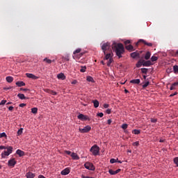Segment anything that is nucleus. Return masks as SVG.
I'll use <instances>...</instances> for the list:
<instances>
[{
	"label": "nucleus",
	"instance_id": "obj_36",
	"mask_svg": "<svg viewBox=\"0 0 178 178\" xmlns=\"http://www.w3.org/2000/svg\"><path fill=\"white\" fill-rule=\"evenodd\" d=\"M141 66H143V61L139 60V61L136 63V67H141Z\"/></svg>",
	"mask_w": 178,
	"mask_h": 178
},
{
	"label": "nucleus",
	"instance_id": "obj_20",
	"mask_svg": "<svg viewBox=\"0 0 178 178\" xmlns=\"http://www.w3.org/2000/svg\"><path fill=\"white\" fill-rule=\"evenodd\" d=\"M16 154L19 155V156H24V152L22 151L21 149H17L16 151Z\"/></svg>",
	"mask_w": 178,
	"mask_h": 178
},
{
	"label": "nucleus",
	"instance_id": "obj_10",
	"mask_svg": "<svg viewBox=\"0 0 178 178\" xmlns=\"http://www.w3.org/2000/svg\"><path fill=\"white\" fill-rule=\"evenodd\" d=\"M26 77H29V79H32L33 80H37L38 79V76L30 73H26Z\"/></svg>",
	"mask_w": 178,
	"mask_h": 178
},
{
	"label": "nucleus",
	"instance_id": "obj_31",
	"mask_svg": "<svg viewBox=\"0 0 178 178\" xmlns=\"http://www.w3.org/2000/svg\"><path fill=\"white\" fill-rule=\"evenodd\" d=\"M141 72L143 74H147L148 73V69L147 68H141Z\"/></svg>",
	"mask_w": 178,
	"mask_h": 178
},
{
	"label": "nucleus",
	"instance_id": "obj_3",
	"mask_svg": "<svg viewBox=\"0 0 178 178\" xmlns=\"http://www.w3.org/2000/svg\"><path fill=\"white\" fill-rule=\"evenodd\" d=\"M90 151L93 155H95V156H96V155L99 154V147H98L97 145H95L90 148Z\"/></svg>",
	"mask_w": 178,
	"mask_h": 178
},
{
	"label": "nucleus",
	"instance_id": "obj_43",
	"mask_svg": "<svg viewBox=\"0 0 178 178\" xmlns=\"http://www.w3.org/2000/svg\"><path fill=\"white\" fill-rule=\"evenodd\" d=\"M127 127H128L127 124H123L122 125V129H123V130H126V129H127Z\"/></svg>",
	"mask_w": 178,
	"mask_h": 178
},
{
	"label": "nucleus",
	"instance_id": "obj_50",
	"mask_svg": "<svg viewBox=\"0 0 178 178\" xmlns=\"http://www.w3.org/2000/svg\"><path fill=\"white\" fill-rule=\"evenodd\" d=\"M130 42H131V41H130L129 40H126V41L124 42V44H125L126 46H127V45H129V44H130Z\"/></svg>",
	"mask_w": 178,
	"mask_h": 178
},
{
	"label": "nucleus",
	"instance_id": "obj_62",
	"mask_svg": "<svg viewBox=\"0 0 178 178\" xmlns=\"http://www.w3.org/2000/svg\"><path fill=\"white\" fill-rule=\"evenodd\" d=\"M38 178H46V177H44V175H40L38 176Z\"/></svg>",
	"mask_w": 178,
	"mask_h": 178
},
{
	"label": "nucleus",
	"instance_id": "obj_24",
	"mask_svg": "<svg viewBox=\"0 0 178 178\" xmlns=\"http://www.w3.org/2000/svg\"><path fill=\"white\" fill-rule=\"evenodd\" d=\"M92 104L95 108H98L99 106V102H98V100H93Z\"/></svg>",
	"mask_w": 178,
	"mask_h": 178
},
{
	"label": "nucleus",
	"instance_id": "obj_23",
	"mask_svg": "<svg viewBox=\"0 0 178 178\" xmlns=\"http://www.w3.org/2000/svg\"><path fill=\"white\" fill-rule=\"evenodd\" d=\"M151 58V52L150 51H147L146 54L145 55V59L146 60H148Z\"/></svg>",
	"mask_w": 178,
	"mask_h": 178
},
{
	"label": "nucleus",
	"instance_id": "obj_57",
	"mask_svg": "<svg viewBox=\"0 0 178 178\" xmlns=\"http://www.w3.org/2000/svg\"><path fill=\"white\" fill-rule=\"evenodd\" d=\"M3 89H4V90H12V86L6 87V88H4Z\"/></svg>",
	"mask_w": 178,
	"mask_h": 178
},
{
	"label": "nucleus",
	"instance_id": "obj_59",
	"mask_svg": "<svg viewBox=\"0 0 178 178\" xmlns=\"http://www.w3.org/2000/svg\"><path fill=\"white\" fill-rule=\"evenodd\" d=\"M108 124H111L112 123V120L109 119L107 121Z\"/></svg>",
	"mask_w": 178,
	"mask_h": 178
},
{
	"label": "nucleus",
	"instance_id": "obj_51",
	"mask_svg": "<svg viewBox=\"0 0 178 178\" xmlns=\"http://www.w3.org/2000/svg\"><path fill=\"white\" fill-rule=\"evenodd\" d=\"M152 123H156V119L155 118H151Z\"/></svg>",
	"mask_w": 178,
	"mask_h": 178
},
{
	"label": "nucleus",
	"instance_id": "obj_47",
	"mask_svg": "<svg viewBox=\"0 0 178 178\" xmlns=\"http://www.w3.org/2000/svg\"><path fill=\"white\" fill-rule=\"evenodd\" d=\"M97 116H99V118H103L104 117V113H97Z\"/></svg>",
	"mask_w": 178,
	"mask_h": 178
},
{
	"label": "nucleus",
	"instance_id": "obj_58",
	"mask_svg": "<svg viewBox=\"0 0 178 178\" xmlns=\"http://www.w3.org/2000/svg\"><path fill=\"white\" fill-rule=\"evenodd\" d=\"M8 147H6L5 146H0V149H7Z\"/></svg>",
	"mask_w": 178,
	"mask_h": 178
},
{
	"label": "nucleus",
	"instance_id": "obj_16",
	"mask_svg": "<svg viewBox=\"0 0 178 178\" xmlns=\"http://www.w3.org/2000/svg\"><path fill=\"white\" fill-rule=\"evenodd\" d=\"M131 56L134 58L136 59V58H138L140 56V53L138 51H135L131 54Z\"/></svg>",
	"mask_w": 178,
	"mask_h": 178
},
{
	"label": "nucleus",
	"instance_id": "obj_14",
	"mask_svg": "<svg viewBox=\"0 0 178 178\" xmlns=\"http://www.w3.org/2000/svg\"><path fill=\"white\" fill-rule=\"evenodd\" d=\"M26 178H34V177H35V174H34L31 172H29L26 174Z\"/></svg>",
	"mask_w": 178,
	"mask_h": 178
},
{
	"label": "nucleus",
	"instance_id": "obj_48",
	"mask_svg": "<svg viewBox=\"0 0 178 178\" xmlns=\"http://www.w3.org/2000/svg\"><path fill=\"white\" fill-rule=\"evenodd\" d=\"M65 154H67V155H72V152L65 150Z\"/></svg>",
	"mask_w": 178,
	"mask_h": 178
},
{
	"label": "nucleus",
	"instance_id": "obj_33",
	"mask_svg": "<svg viewBox=\"0 0 178 178\" xmlns=\"http://www.w3.org/2000/svg\"><path fill=\"white\" fill-rule=\"evenodd\" d=\"M116 162H118V163H122V161H118V159H112V163H116Z\"/></svg>",
	"mask_w": 178,
	"mask_h": 178
},
{
	"label": "nucleus",
	"instance_id": "obj_30",
	"mask_svg": "<svg viewBox=\"0 0 178 178\" xmlns=\"http://www.w3.org/2000/svg\"><path fill=\"white\" fill-rule=\"evenodd\" d=\"M31 112H32V113L35 114V113H37L38 112V108H35V107L32 108H31Z\"/></svg>",
	"mask_w": 178,
	"mask_h": 178
},
{
	"label": "nucleus",
	"instance_id": "obj_34",
	"mask_svg": "<svg viewBox=\"0 0 178 178\" xmlns=\"http://www.w3.org/2000/svg\"><path fill=\"white\" fill-rule=\"evenodd\" d=\"M151 60H152V62H156V60H158V57H157V56H152L151 57Z\"/></svg>",
	"mask_w": 178,
	"mask_h": 178
},
{
	"label": "nucleus",
	"instance_id": "obj_7",
	"mask_svg": "<svg viewBox=\"0 0 178 178\" xmlns=\"http://www.w3.org/2000/svg\"><path fill=\"white\" fill-rule=\"evenodd\" d=\"M90 130H91V127H90L89 125L85 127L83 129L79 128V131H81V133H88Z\"/></svg>",
	"mask_w": 178,
	"mask_h": 178
},
{
	"label": "nucleus",
	"instance_id": "obj_44",
	"mask_svg": "<svg viewBox=\"0 0 178 178\" xmlns=\"http://www.w3.org/2000/svg\"><path fill=\"white\" fill-rule=\"evenodd\" d=\"M49 94H51V95H56L58 93L54 90H50Z\"/></svg>",
	"mask_w": 178,
	"mask_h": 178
},
{
	"label": "nucleus",
	"instance_id": "obj_41",
	"mask_svg": "<svg viewBox=\"0 0 178 178\" xmlns=\"http://www.w3.org/2000/svg\"><path fill=\"white\" fill-rule=\"evenodd\" d=\"M149 86V81L146 82L145 84L143 85V88H147Z\"/></svg>",
	"mask_w": 178,
	"mask_h": 178
},
{
	"label": "nucleus",
	"instance_id": "obj_9",
	"mask_svg": "<svg viewBox=\"0 0 178 178\" xmlns=\"http://www.w3.org/2000/svg\"><path fill=\"white\" fill-rule=\"evenodd\" d=\"M139 42H143V44H145V45H147V47H152V43L147 42V41H145L143 39L139 40L138 42H136V46L138 45Z\"/></svg>",
	"mask_w": 178,
	"mask_h": 178
},
{
	"label": "nucleus",
	"instance_id": "obj_27",
	"mask_svg": "<svg viewBox=\"0 0 178 178\" xmlns=\"http://www.w3.org/2000/svg\"><path fill=\"white\" fill-rule=\"evenodd\" d=\"M43 62H46V63L51 65V63H52V60L49 59L48 58H44Z\"/></svg>",
	"mask_w": 178,
	"mask_h": 178
},
{
	"label": "nucleus",
	"instance_id": "obj_12",
	"mask_svg": "<svg viewBox=\"0 0 178 178\" xmlns=\"http://www.w3.org/2000/svg\"><path fill=\"white\" fill-rule=\"evenodd\" d=\"M151 65H152V62H151V60H143V66L149 67Z\"/></svg>",
	"mask_w": 178,
	"mask_h": 178
},
{
	"label": "nucleus",
	"instance_id": "obj_13",
	"mask_svg": "<svg viewBox=\"0 0 178 178\" xmlns=\"http://www.w3.org/2000/svg\"><path fill=\"white\" fill-rule=\"evenodd\" d=\"M57 78L58 80H65L66 79V76H65V74L61 72L57 75Z\"/></svg>",
	"mask_w": 178,
	"mask_h": 178
},
{
	"label": "nucleus",
	"instance_id": "obj_8",
	"mask_svg": "<svg viewBox=\"0 0 178 178\" xmlns=\"http://www.w3.org/2000/svg\"><path fill=\"white\" fill-rule=\"evenodd\" d=\"M77 118L78 119H79V120H90V118H88V115H86L83 114H79Z\"/></svg>",
	"mask_w": 178,
	"mask_h": 178
},
{
	"label": "nucleus",
	"instance_id": "obj_18",
	"mask_svg": "<svg viewBox=\"0 0 178 178\" xmlns=\"http://www.w3.org/2000/svg\"><path fill=\"white\" fill-rule=\"evenodd\" d=\"M126 49H127V51H134V47H133V45L131 44H128L127 46H125Z\"/></svg>",
	"mask_w": 178,
	"mask_h": 178
},
{
	"label": "nucleus",
	"instance_id": "obj_17",
	"mask_svg": "<svg viewBox=\"0 0 178 178\" xmlns=\"http://www.w3.org/2000/svg\"><path fill=\"white\" fill-rule=\"evenodd\" d=\"M71 156L72 158V159H75L76 161H79V159H80V157H79V155H77V154L73 152L71 154Z\"/></svg>",
	"mask_w": 178,
	"mask_h": 178
},
{
	"label": "nucleus",
	"instance_id": "obj_39",
	"mask_svg": "<svg viewBox=\"0 0 178 178\" xmlns=\"http://www.w3.org/2000/svg\"><path fill=\"white\" fill-rule=\"evenodd\" d=\"M173 161L174 163H175V165L178 167V157L174 158Z\"/></svg>",
	"mask_w": 178,
	"mask_h": 178
},
{
	"label": "nucleus",
	"instance_id": "obj_54",
	"mask_svg": "<svg viewBox=\"0 0 178 178\" xmlns=\"http://www.w3.org/2000/svg\"><path fill=\"white\" fill-rule=\"evenodd\" d=\"M20 90H21V91H29V89H28V88H20Z\"/></svg>",
	"mask_w": 178,
	"mask_h": 178
},
{
	"label": "nucleus",
	"instance_id": "obj_35",
	"mask_svg": "<svg viewBox=\"0 0 178 178\" xmlns=\"http://www.w3.org/2000/svg\"><path fill=\"white\" fill-rule=\"evenodd\" d=\"M133 134H140V133H141V131L140 130H138V129H134L133 131H132Z\"/></svg>",
	"mask_w": 178,
	"mask_h": 178
},
{
	"label": "nucleus",
	"instance_id": "obj_5",
	"mask_svg": "<svg viewBox=\"0 0 178 178\" xmlns=\"http://www.w3.org/2000/svg\"><path fill=\"white\" fill-rule=\"evenodd\" d=\"M84 167L86 169H88V170H95V167L94 166V164L92 163L86 162L84 164Z\"/></svg>",
	"mask_w": 178,
	"mask_h": 178
},
{
	"label": "nucleus",
	"instance_id": "obj_60",
	"mask_svg": "<svg viewBox=\"0 0 178 178\" xmlns=\"http://www.w3.org/2000/svg\"><path fill=\"white\" fill-rule=\"evenodd\" d=\"M8 110L12 112V111H13V106H9Z\"/></svg>",
	"mask_w": 178,
	"mask_h": 178
},
{
	"label": "nucleus",
	"instance_id": "obj_64",
	"mask_svg": "<svg viewBox=\"0 0 178 178\" xmlns=\"http://www.w3.org/2000/svg\"><path fill=\"white\" fill-rule=\"evenodd\" d=\"M108 172H109L110 175H112V170H111V169H110V170H108Z\"/></svg>",
	"mask_w": 178,
	"mask_h": 178
},
{
	"label": "nucleus",
	"instance_id": "obj_4",
	"mask_svg": "<svg viewBox=\"0 0 178 178\" xmlns=\"http://www.w3.org/2000/svg\"><path fill=\"white\" fill-rule=\"evenodd\" d=\"M110 49H111V43L110 42H106L102 45V49L104 55H106V51H108Z\"/></svg>",
	"mask_w": 178,
	"mask_h": 178
},
{
	"label": "nucleus",
	"instance_id": "obj_1",
	"mask_svg": "<svg viewBox=\"0 0 178 178\" xmlns=\"http://www.w3.org/2000/svg\"><path fill=\"white\" fill-rule=\"evenodd\" d=\"M115 52L116 56H118V59H120V58H123V55H124V46H123V44L118 43L114 47Z\"/></svg>",
	"mask_w": 178,
	"mask_h": 178
},
{
	"label": "nucleus",
	"instance_id": "obj_21",
	"mask_svg": "<svg viewBox=\"0 0 178 178\" xmlns=\"http://www.w3.org/2000/svg\"><path fill=\"white\" fill-rule=\"evenodd\" d=\"M16 86H17L18 87H23L26 86V83L23 81H17L16 82Z\"/></svg>",
	"mask_w": 178,
	"mask_h": 178
},
{
	"label": "nucleus",
	"instance_id": "obj_6",
	"mask_svg": "<svg viewBox=\"0 0 178 178\" xmlns=\"http://www.w3.org/2000/svg\"><path fill=\"white\" fill-rule=\"evenodd\" d=\"M106 60H108L109 59V61L107 63V66H111V64L112 63V56H111V53L106 54V56L104 58Z\"/></svg>",
	"mask_w": 178,
	"mask_h": 178
},
{
	"label": "nucleus",
	"instance_id": "obj_61",
	"mask_svg": "<svg viewBox=\"0 0 178 178\" xmlns=\"http://www.w3.org/2000/svg\"><path fill=\"white\" fill-rule=\"evenodd\" d=\"M104 108H109V104H104Z\"/></svg>",
	"mask_w": 178,
	"mask_h": 178
},
{
	"label": "nucleus",
	"instance_id": "obj_63",
	"mask_svg": "<svg viewBox=\"0 0 178 178\" xmlns=\"http://www.w3.org/2000/svg\"><path fill=\"white\" fill-rule=\"evenodd\" d=\"M77 83V81L74 80V81L72 82V84H76Z\"/></svg>",
	"mask_w": 178,
	"mask_h": 178
},
{
	"label": "nucleus",
	"instance_id": "obj_32",
	"mask_svg": "<svg viewBox=\"0 0 178 178\" xmlns=\"http://www.w3.org/2000/svg\"><path fill=\"white\" fill-rule=\"evenodd\" d=\"M81 69L80 70V72H81V73H84V72H86V70H87V67H86V66H81Z\"/></svg>",
	"mask_w": 178,
	"mask_h": 178
},
{
	"label": "nucleus",
	"instance_id": "obj_22",
	"mask_svg": "<svg viewBox=\"0 0 178 178\" xmlns=\"http://www.w3.org/2000/svg\"><path fill=\"white\" fill-rule=\"evenodd\" d=\"M130 83L131 84H138L139 83H140V79H132L130 81Z\"/></svg>",
	"mask_w": 178,
	"mask_h": 178
},
{
	"label": "nucleus",
	"instance_id": "obj_28",
	"mask_svg": "<svg viewBox=\"0 0 178 178\" xmlns=\"http://www.w3.org/2000/svg\"><path fill=\"white\" fill-rule=\"evenodd\" d=\"M6 79L8 83H12L13 81V77L12 76H7Z\"/></svg>",
	"mask_w": 178,
	"mask_h": 178
},
{
	"label": "nucleus",
	"instance_id": "obj_46",
	"mask_svg": "<svg viewBox=\"0 0 178 178\" xmlns=\"http://www.w3.org/2000/svg\"><path fill=\"white\" fill-rule=\"evenodd\" d=\"M134 147H138L140 145V143L138 142H134L133 143Z\"/></svg>",
	"mask_w": 178,
	"mask_h": 178
},
{
	"label": "nucleus",
	"instance_id": "obj_45",
	"mask_svg": "<svg viewBox=\"0 0 178 178\" xmlns=\"http://www.w3.org/2000/svg\"><path fill=\"white\" fill-rule=\"evenodd\" d=\"M63 60H64V62L65 61H67L68 62V60H70V59L69 58V56L63 57Z\"/></svg>",
	"mask_w": 178,
	"mask_h": 178
},
{
	"label": "nucleus",
	"instance_id": "obj_52",
	"mask_svg": "<svg viewBox=\"0 0 178 178\" xmlns=\"http://www.w3.org/2000/svg\"><path fill=\"white\" fill-rule=\"evenodd\" d=\"M111 112H112V111L109 108L106 111V113H108V115L111 114Z\"/></svg>",
	"mask_w": 178,
	"mask_h": 178
},
{
	"label": "nucleus",
	"instance_id": "obj_49",
	"mask_svg": "<svg viewBox=\"0 0 178 178\" xmlns=\"http://www.w3.org/2000/svg\"><path fill=\"white\" fill-rule=\"evenodd\" d=\"M5 104H6V100H2V101L0 102V105H5Z\"/></svg>",
	"mask_w": 178,
	"mask_h": 178
},
{
	"label": "nucleus",
	"instance_id": "obj_53",
	"mask_svg": "<svg viewBox=\"0 0 178 178\" xmlns=\"http://www.w3.org/2000/svg\"><path fill=\"white\" fill-rule=\"evenodd\" d=\"M24 106H26V104H24V103H22V104H19L20 108H24Z\"/></svg>",
	"mask_w": 178,
	"mask_h": 178
},
{
	"label": "nucleus",
	"instance_id": "obj_37",
	"mask_svg": "<svg viewBox=\"0 0 178 178\" xmlns=\"http://www.w3.org/2000/svg\"><path fill=\"white\" fill-rule=\"evenodd\" d=\"M22 134H23V128H20V129L17 131V136H22Z\"/></svg>",
	"mask_w": 178,
	"mask_h": 178
},
{
	"label": "nucleus",
	"instance_id": "obj_29",
	"mask_svg": "<svg viewBox=\"0 0 178 178\" xmlns=\"http://www.w3.org/2000/svg\"><path fill=\"white\" fill-rule=\"evenodd\" d=\"M173 70H174V73H175V74H177L178 73V65H174L173 66Z\"/></svg>",
	"mask_w": 178,
	"mask_h": 178
},
{
	"label": "nucleus",
	"instance_id": "obj_26",
	"mask_svg": "<svg viewBox=\"0 0 178 178\" xmlns=\"http://www.w3.org/2000/svg\"><path fill=\"white\" fill-rule=\"evenodd\" d=\"M86 80L90 83H94V78H92L91 76H88Z\"/></svg>",
	"mask_w": 178,
	"mask_h": 178
},
{
	"label": "nucleus",
	"instance_id": "obj_56",
	"mask_svg": "<svg viewBox=\"0 0 178 178\" xmlns=\"http://www.w3.org/2000/svg\"><path fill=\"white\" fill-rule=\"evenodd\" d=\"M81 178H94V177H86V176H84V175H82Z\"/></svg>",
	"mask_w": 178,
	"mask_h": 178
},
{
	"label": "nucleus",
	"instance_id": "obj_15",
	"mask_svg": "<svg viewBox=\"0 0 178 178\" xmlns=\"http://www.w3.org/2000/svg\"><path fill=\"white\" fill-rule=\"evenodd\" d=\"M16 163V160H15V159H12L8 161V166H15Z\"/></svg>",
	"mask_w": 178,
	"mask_h": 178
},
{
	"label": "nucleus",
	"instance_id": "obj_55",
	"mask_svg": "<svg viewBox=\"0 0 178 178\" xmlns=\"http://www.w3.org/2000/svg\"><path fill=\"white\" fill-rule=\"evenodd\" d=\"M175 95H177V92H175L170 95V97H175Z\"/></svg>",
	"mask_w": 178,
	"mask_h": 178
},
{
	"label": "nucleus",
	"instance_id": "obj_25",
	"mask_svg": "<svg viewBox=\"0 0 178 178\" xmlns=\"http://www.w3.org/2000/svg\"><path fill=\"white\" fill-rule=\"evenodd\" d=\"M17 97L19 98V99H26V96H24V94L23 93L18 94Z\"/></svg>",
	"mask_w": 178,
	"mask_h": 178
},
{
	"label": "nucleus",
	"instance_id": "obj_42",
	"mask_svg": "<svg viewBox=\"0 0 178 178\" xmlns=\"http://www.w3.org/2000/svg\"><path fill=\"white\" fill-rule=\"evenodd\" d=\"M80 52H81V49H77L74 51V55H76V54H80Z\"/></svg>",
	"mask_w": 178,
	"mask_h": 178
},
{
	"label": "nucleus",
	"instance_id": "obj_19",
	"mask_svg": "<svg viewBox=\"0 0 178 178\" xmlns=\"http://www.w3.org/2000/svg\"><path fill=\"white\" fill-rule=\"evenodd\" d=\"M177 86H178V82H175L174 83H172L170 88V90L172 91L173 90H176V87Z\"/></svg>",
	"mask_w": 178,
	"mask_h": 178
},
{
	"label": "nucleus",
	"instance_id": "obj_11",
	"mask_svg": "<svg viewBox=\"0 0 178 178\" xmlns=\"http://www.w3.org/2000/svg\"><path fill=\"white\" fill-rule=\"evenodd\" d=\"M69 173H70V170L68 168L61 171V175L63 176H66L67 175H69Z\"/></svg>",
	"mask_w": 178,
	"mask_h": 178
},
{
	"label": "nucleus",
	"instance_id": "obj_2",
	"mask_svg": "<svg viewBox=\"0 0 178 178\" xmlns=\"http://www.w3.org/2000/svg\"><path fill=\"white\" fill-rule=\"evenodd\" d=\"M12 151H13V147L9 146L7 147V151L4 150L3 152L1 154L2 158H6V156H9L10 154H12Z\"/></svg>",
	"mask_w": 178,
	"mask_h": 178
},
{
	"label": "nucleus",
	"instance_id": "obj_38",
	"mask_svg": "<svg viewBox=\"0 0 178 178\" xmlns=\"http://www.w3.org/2000/svg\"><path fill=\"white\" fill-rule=\"evenodd\" d=\"M120 170H122L120 168L116 170L115 171H112V175H118V173H119V172H120Z\"/></svg>",
	"mask_w": 178,
	"mask_h": 178
},
{
	"label": "nucleus",
	"instance_id": "obj_40",
	"mask_svg": "<svg viewBox=\"0 0 178 178\" xmlns=\"http://www.w3.org/2000/svg\"><path fill=\"white\" fill-rule=\"evenodd\" d=\"M3 137H5V138H6L7 137L6 134L5 132L0 134V138H2Z\"/></svg>",
	"mask_w": 178,
	"mask_h": 178
}]
</instances>
